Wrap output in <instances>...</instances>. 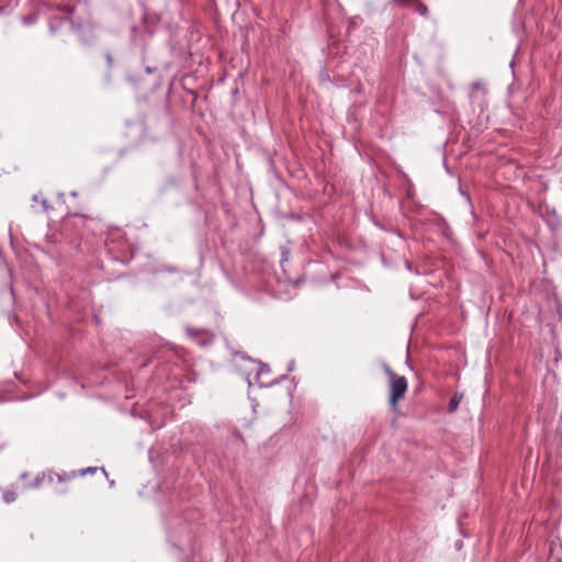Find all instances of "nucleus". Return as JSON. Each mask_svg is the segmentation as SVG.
Listing matches in <instances>:
<instances>
[{
  "label": "nucleus",
  "mask_w": 562,
  "mask_h": 562,
  "mask_svg": "<svg viewBox=\"0 0 562 562\" xmlns=\"http://www.w3.org/2000/svg\"><path fill=\"white\" fill-rule=\"evenodd\" d=\"M383 371L389 378L390 382L389 404L393 411H396L398 402L405 396L407 392V380L405 376L396 374L386 363L383 364Z\"/></svg>",
  "instance_id": "f257e3e1"
},
{
  "label": "nucleus",
  "mask_w": 562,
  "mask_h": 562,
  "mask_svg": "<svg viewBox=\"0 0 562 562\" xmlns=\"http://www.w3.org/2000/svg\"><path fill=\"white\" fill-rule=\"evenodd\" d=\"M188 337L201 347L209 346L213 342L215 335L205 328L186 327Z\"/></svg>",
  "instance_id": "f03ea898"
},
{
  "label": "nucleus",
  "mask_w": 562,
  "mask_h": 562,
  "mask_svg": "<svg viewBox=\"0 0 562 562\" xmlns=\"http://www.w3.org/2000/svg\"><path fill=\"white\" fill-rule=\"evenodd\" d=\"M486 92L485 86L480 81H475L471 85L469 98L473 104H477V106L482 109L485 103Z\"/></svg>",
  "instance_id": "7ed1b4c3"
},
{
  "label": "nucleus",
  "mask_w": 562,
  "mask_h": 562,
  "mask_svg": "<svg viewBox=\"0 0 562 562\" xmlns=\"http://www.w3.org/2000/svg\"><path fill=\"white\" fill-rule=\"evenodd\" d=\"M398 5L407 7L412 9L414 12L418 13L419 15L424 18L429 16L428 8L425 3L418 1V0H393Z\"/></svg>",
  "instance_id": "20e7f679"
},
{
  "label": "nucleus",
  "mask_w": 562,
  "mask_h": 562,
  "mask_svg": "<svg viewBox=\"0 0 562 562\" xmlns=\"http://www.w3.org/2000/svg\"><path fill=\"white\" fill-rule=\"evenodd\" d=\"M540 210L542 216H548V222H560V218L554 207H550L549 205H540Z\"/></svg>",
  "instance_id": "39448f33"
},
{
  "label": "nucleus",
  "mask_w": 562,
  "mask_h": 562,
  "mask_svg": "<svg viewBox=\"0 0 562 562\" xmlns=\"http://www.w3.org/2000/svg\"><path fill=\"white\" fill-rule=\"evenodd\" d=\"M77 476H78L77 471H71V472H64L61 474H59V473L49 474L48 479L53 483L54 477H56L57 482L61 483V482L68 481L70 479L77 477Z\"/></svg>",
  "instance_id": "423d86ee"
},
{
  "label": "nucleus",
  "mask_w": 562,
  "mask_h": 562,
  "mask_svg": "<svg viewBox=\"0 0 562 562\" xmlns=\"http://www.w3.org/2000/svg\"><path fill=\"white\" fill-rule=\"evenodd\" d=\"M463 398V394L462 393H454L452 395V397L450 398L449 401V404H448V413H454L458 407H459V404L461 402V400Z\"/></svg>",
  "instance_id": "0eeeda50"
},
{
  "label": "nucleus",
  "mask_w": 562,
  "mask_h": 562,
  "mask_svg": "<svg viewBox=\"0 0 562 562\" xmlns=\"http://www.w3.org/2000/svg\"><path fill=\"white\" fill-rule=\"evenodd\" d=\"M280 251H281V265L283 266L284 262L289 261L290 256H291V251L285 246H281Z\"/></svg>",
  "instance_id": "6e6552de"
},
{
  "label": "nucleus",
  "mask_w": 562,
  "mask_h": 562,
  "mask_svg": "<svg viewBox=\"0 0 562 562\" xmlns=\"http://www.w3.org/2000/svg\"><path fill=\"white\" fill-rule=\"evenodd\" d=\"M65 21H66L65 19H57V18L52 20L50 23H49V27H50L52 33H56L57 29L59 26H61V24Z\"/></svg>",
  "instance_id": "1a4fd4ad"
},
{
  "label": "nucleus",
  "mask_w": 562,
  "mask_h": 562,
  "mask_svg": "<svg viewBox=\"0 0 562 562\" xmlns=\"http://www.w3.org/2000/svg\"><path fill=\"white\" fill-rule=\"evenodd\" d=\"M57 10L67 15H71L75 12V7L69 5V4H63V5H58Z\"/></svg>",
  "instance_id": "9d476101"
},
{
  "label": "nucleus",
  "mask_w": 562,
  "mask_h": 562,
  "mask_svg": "<svg viewBox=\"0 0 562 562\" xmlns=\"http://www.w3.org/2000/svg\"><path fill=\"white\" fill-rule=\"evenodd\" d=\"M98 470H99V468H98V467H89V468L81 469V470L77 471V473H78V476H83V475H86V474H88V473L93 474V473H95Z\"/></svg>",
  "instance_id": "9b49d317"
},
{
  "label": "nucleus",
  "mask_w": 562,
  "mask_h": 562,
  "mask_svg": "<svg viewBox=\"0 0 562 562\" xmlns=\"http://www.w3.org/2000/svg\"><path fill=\"white\" fill-rule=\"evenodd\" d=\"M270 368L268 364L261 363L260 369L257 372V378L259 379L262 374L269 373Z\"/></svg>",
  "instance_id": "f8f14e48"
},
{
  "label": "nucleus",
  "mask_w": 562,
  "mask_h": 562,
  "mask_svg": "<svg viewBox=\"0 0 562 562\" xmlns=\"http://www.w3.org/2000/svg\"><path fill=\"white\" fill-rule=\"evenodd\" d=\"M3 498L7 503H11L13 501H15V494L14 493H11V492H5L3 494Z\"/></svg>",
  "instance_id": "ddd939ff"
},
{
  "label": "nucleus",
  "mask_w": 562,
  "mask_h": 562,
  "mask_svg": "<svg viewBox=\"0 0 562 562\" xmlns=\"http://www.w3.org/2000/svg\"><path fill=\"white\" fill-rule=\"evenodd\" d=\"M105 59H106L108 66L112 67V65H113V57H112V54L110 52L105 53Z\"/></svg>",
  "instance_id": "4468645a"
},
{
  "label": "nucleus",
  "mask_w": 562,
  "mask_h": 562,
  "mask_svg": "<svg viewBox=\"0 0 562 562\" xmlns=\"http://www.w3.org/2000/svg\"><path fill=\"white\" fill-rule=\"evenodd\" d=\"M41 204H42L43 211H45V212L48 211L49 205H48V202L46 199H42Z\"/></svg>",
  "instance_id": "2eb2a0df"
},
{
  "label": "nucleus",
  "mask_w": 562,
  "mask_h": 562,
  "mask_svg": "<svg viewBox=\"0 0 562 562\" xmlns=\"http://www.w3.org/2000/svg\"><path fill=\"white\" fill-rule=\"evenodd\" d=\"M33 21H34V19H33L32 16H25V18H24V23H26V24H30V23H32Z\"/></svg>",
  "instance_id": "dca6fc26"
},
{
  "label": "nucleus",
  "mask_w": 562,
  "mask_h": 562,
  "mask_svg": "<svg viewBox=\"0 0 562 562\" xmlns=\"http://www.w3.org/2000/svg\"><path fill=\"white\" fill-rule=\"evenodd\" d=\"M33 201L38 202V195H37V194H35V195L33 196Z\"/></svg>",
  "instance_id": "f3484780"
},
{
  "label": "nucleus",
  "mask_w": 562,
  "mask_h": 562,
  "mask_svg": "<svg viewBox=\"0 0 562 562\" xmlns=\"http://www.w3.org/2000/svg\"><path fill=\"white\" fill-rule=\"evenodd\" d=\"M100 470L102 471V473H103L105 476L108 475V473H106V471L104 470V468H100Z\"/></svg>",
  "instance_id": "a211bd4d"
},
{
  "label": "nucleus",
  "mask_w": 562,
  "mask_h": 562,
  "mask_svg": "<svg viewBox=\"0 0 562 562\" xmlns=\"http://www.w3.org/2000/svg\"><path fill=\"white\" fill-rule=\"evenodd\" d=\"M146 71H147V72H153V69H151L150 67H147V68H146Z\"/></svg>",
  "instance_id": "6ab92c4d"
}]
</instances>
